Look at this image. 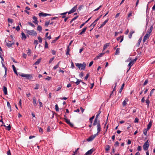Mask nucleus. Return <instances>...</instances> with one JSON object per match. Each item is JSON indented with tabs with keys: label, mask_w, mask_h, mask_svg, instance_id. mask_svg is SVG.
Returning a JSON list of instances; mask_svg holds the SVG:
<instances>
[{
	"label": "nucleus",
	"mask_w": 155,
	"mask_h": 155,
	"mask_svg": "<svg viewBox=\"0 0 155 155\" xmlns=\"http://www.w3.org/2000/svg\"><path fill=\"white\" fill-rule=\"evenodd\" d=\"M101 127L99 123V121L98 122L97 124V133L96 134H94V135H91L87 139V140L88 141H92L98 135V133H99L101 130Z\"/></svg>",
	"instance_id": "f257e3e1"
},
{
	"label": "nucleus",
	"mask_w": 155,
	"mask_h": 155,
	"mask_svg": "<svg viewBox=\"0 0 155 155\" xmlns=\"http://www.w3.org/2000/svg\"><path fill=\"white\" fill-rule=\"evenodd\" d=\"M18 74L19 75L21 76L22 77L25 78V79L31 80L33 78L32 75L31 74H27L24 73H19Z\"/></svg>",
	"instance_id": "f03ea898"
},
{
	"label": "nucleus",
	"mask_w": 155,
	"mask_h": 155,
	"mask_svg": "<svg viewBox=\"0 0 155 155\" xmlns=\"http://www.w3.org/2000/svg\"><path fill=\"white\" fill-rule=\"evenodd\" d=\"M75 65L79 69H81V70H83L85 69L86 66V64L84 63L83 64L81 63H76L75 64Z\"/></svg>",
	"instance_id": "7ed1b4c3"
},
{
	"label": "nucleus",
	"mask_w": 155,
	"mask_h": 155,
	"mask_svg": "<svg viewBox=\"0 0 155 155\" xmlns=\"http://www.w3.org/2000/svg\"><path fill=\"white\" fill-rule=\"evenodd\" d=\"M25 31H26L27 33L31 35L36 36L37 35L36 32L33 30H28L26 29Z\"/></svg>",
	"instance_id": "20e7f679"
},
{
	"label": "nucleus",
	"mask_w": 155,
	"mask_h": 155,
	"mask_svg": "<svg viewBox=\"0 0 155 155\" xmlns=\"http://www.w3.org/2000/svg\"><path fill=\"white\" fill-rule=\"evenodd\" d=\"M137 58H136L135 59L132 60L128 64V66L129 67V68L128 70L127 71V72L130 69V68L132 66L133 64L134 63V62L136 61L137 60Z\"/></svg>",
	"instance_id": "39448f33"
},
{
	"label": "nucleus",
	"mask_w": 155,
	"mask_h": 155,
	"mask_svg": "<svg viewBox=\"0 0 155 155\" xmlns=\"http://www.w3.org/2000/svg\"><path fill=\"white\" fill-rule=\"evenodd\" d=\"M149 146V144L147 140L143 144V147L144 150H148Z\"/></svg>",
	"instance_id": "423d86ee"
},
{
	"label": "nucleus",
	"mask_w": 155,
	"mask_h": 155,
	"mask_svg": "<svg viewBox=\"0 0 155 155\" xmlns=\"http://www.w3.org/2000/svg\"><path fill=\"white\" fill-rule=\"evenodd\" d=\"M95 149L92 148L88 150L84 154V155H91L92 153L94 151Z\"/></svg>",
	"instance_id": "0eeeda50"
},
{
	"label": "nucleus",
	"mask_w": 155,
	"mask_h": 155,
	"mask_svg": "<svg viewBox=\"0 0 155 155\" xmlns=\"http://www.w3.org/2000/svg\"><path fill=\"white\" fill-rule=\"evenodd\" d=\"M150 35V34H149L147 33V34L144 36V37L143 39V43L147 39L149 38Z\"/></svg>",
	"instance_id": "6e6552de"
},
{
	"label": "nucleus",
	"mask_w": 155,
	"mask_h": 155,
	"mask_svg": "<svg viewBox=\"0 0 155 155\" xmlns=\"http://www.w3.org/2000/svg\"><path fill=\"white\" fill-rule=\"evenodd\" d=\"M38 15L39 16H43V17H45L47 16H51V14L44 13L43 12L39 13L38 14Z\"/></svg>",
	"instance_id": "1a4fd4ad"
},
{
	"label": "nucleus",
	"mask_w": 155,
	"mask_h": 155,
	"mask_svg": "<svg viewBox=\"0 0 155 155\" xmlns=\"http://www.w3.org/2000/svg\"><path fill=\"white\" fill-rule=\"evenodd\" d=\"M104 53H101L98 54V55L95 58V60H97L98 59H99L104 54Z\"/></svg>",
	"instance_id": "9d476101"
},
{
	"label": "nucleus",
	"mask_w": 155,
	"mask_h": 155,
	"mask_svg": "<svg viewBox=\"0 0 155 155\" xmlns=\"http://www.w3.org/2000/svg\"><path fill=\"white\" fill-rule=\"evenodd\" d=\"M3 91L4 92V94L5 95L7 94V87L5 86H3Z\"/></svg>",
	"instance_id": "9b49d317"
},
{
	"label": "nucleus",
	"mask_w": 155,
	"mask_h": 155,
	"mask_svg": "<svg viewBox=\"0 0 155 155\" xmlns=\"http://www.w3.org/2000/svg\"><path fill=\"white\" fill-rule=\"evenodd\" d=\"M14 43L10 41H8V42H6V45L8 47H11L13 44H14Z\"/></svg>",
	"instance_id": "f8f14e48"
},
{
	"label": "nucleus",
	"mask_w": 155,
	"mask_h": 155,
	"mask_svg": "<svg viewBox=\"0 0 155 155\" xmlns=\"http://www.w3.org/2000/svg\"><path fill=\"white\" fill-rule=\"evenodd\" d=\"M33 104L34 106H36L37 104L36 101V98L35 97H34L32 98Z\"/></svg>",
	"instance_id": "ddd939ff"
},
{
	"label": "nucleus",
	"mask_w": 155,
	"mask_h": 155,
	"mask_svg": "<svg viewBox=\"0 0 155 155\" xmlns=\"http://www.w3.org/2000/svg\"><path fill=\"white\" fill-rule=\"evenodd\" d=\"M128 101V100L127 98H125V100L123 102L122 104L123 106H125L127 104V102Z\"/></svg>",
	"instance_id": "4468645a"
},
{
	"label": "nucleus",
	"mask_w": 155,
	"mask_h": 155,
	"mask_svg": "<svg viewBox=\"0 0 155 155\" xmlns=\"http://www.w3.org/2000/svg\"><path fill=\"white\" fill-rule=\"evenodd\" d=\"M152 123V120H150L147 127V129L149 130L151 127Z\"/></svg>",
	"instance_id": "2eb2a0df"
},
{
	"label": "nucleus",
	"mask_w": 155,
	"mask_h": 155,
	"mask_svg": "<svg viewBox=\"0 0 155 155\" xmlns=\"http://www.w3.org/2000/svg\"><path fill=\"white\" fill-rule=\"evenodd\" d=\"M87 29V27L84 28L83 29L82 31L79 33V35H81L82 34H84L86 31Z\"/></svg>",
	"instance_id": "dca6fc26"
},
{
	"label": "nucleus",
	"mask_w": 155,
	"mask_h": 155,
	"mask_svg": "<svg viewBox=\"0 0 155 155\" xmlns=\"http://www.w3.org/2000/svg\"><path fill=\"white\" fill-rule=\"evenodd\" d=\"M98 121L100 122L99 120H98L97 118H95L94 121V122L93 124V125L95 126L96 124H97L98 122Z\"/></svg>",
	"instance_id": "f3484780"
},
{
	"label": "nucleus",
	"mask_w": 155,
	"mask_h": 155,
	"mask_svg": "<svg viewBox=\"0 0 155 155\" xmlns=\"http://www.w3.org/2000/svg\"><path fill=\"white\" fill-rule=\"evenodd\" d=\"M77 5L74 6L71 10V11L72 12H74L77 9Z\"/></svg>",
	"instance_id": "a211bd4d"
},
{
	"label": "nucleus",
	"mask_w": 155,
	"mask_h": 155,
	"mask_svg": "<svg viewBox=\"0 0 155 155\" xmlns=\"http://www.w3.org/2000/svg\"><path fill=\"white\" fill-rule=\"evenodd\" d=\"M108 19H107L105 20L101 25V26L99 27V28H102L103 26H104L106 23L108 21Z\"/></svg>",
	"instance_id": "6ab92c4d"
},
{
	"label": "nucleus",
	"mask_w": 155,
	"mask_h": 155,
	"mask_svg": "<svg viewBox=\"0 0 155 155\" xmlns=\"http://www.w3.org/2000/svg\"><path fill=\"white\" fill-rule=\"evenodd\" d=\"M109 45H110L109 43H106L104 45V46L103 47V50H104L105 49H106L109 46Z\"/></svg>",
	"instance_id": "aec40b11"
},
{
	"label": "nucleus",
	"mask_w": 155,
	"mask_h": 155,
	"mask_svg": "<svg viewBox=\"0 0 155 155\" xmlns=\"http://www.w3.org/2000/svg\"><path fill=\"white\" fill-rule=\"evenodd\" d=\"M21 39H25L26 38V36L25 34L23 32H22L21 33Z\"/></svg>",
	"instance_id": "412c9836"
},
{
	"label": "nucleus",
	"mask_w": 155,
	"mask_h": 155,
	"mask_svg": "<svg viewBox=\"0 0 155 155\" xmlns=\"http://www.w3.org/2000/svg\"><path fill=\"white\" fill-rule=\"evenodd\" d=\"M41 58L38 59V60L34 64V65H37L38 64L41 62Z\"/></svg>",
	"instance_id": "4be33fe9"
},
{
	"label": "nucleus",
	"mask_w": 155,
	"mask_h": 155,
	"mask_svg": "<svg viewBox=\"0 0 155 155\" xmlns=\"http://www.w3.org/2000/svg\"><path fill=\"white\" fill-rule=\"evenodd\" d=\"M120 48H119L116 49V51L115 54V55H117L119 54L120 53Z\"/></svg>",
	"instance_id": "5701e85b"
},
{
	"label": "nucleus",
	"mask_w": 155,
	"mask_h": 155,
	"mask_svg": "<svg viewBox=\"0 0 155 155\" xmlns=\"http://www.w3.org/2000/svg\"><path fill=\"white\" fill-rule=\"evenodd\" d=\"M124 83H123L122 84L120 88V89L119 90V93L121 94V92L122 91V90L124 88Z\"/></svg>",
	"instance_id": "b1692460"
},
{
	"label": "nucleus",
	"mask_w": 155,
	"mask_h": 155,
	"mask_svg": "<svg viewBox=\"0 0 155 155\" xmlns=\"http://www.w3.org/2000/svg\"><path fill=\"white\" fill-rule=\"evenodd\" d=\"M12 67L13 69V71L15 73V74H16L17 75H18L17 72V71L16 70V68L15 67L14 65H12Z\"/></svg>",
	"instance_id": "393cba45"
},
{
	"label": "nucleus",
	"mask_w": 155,
	"mask_h": 155,
	"mask_svg": "<svg viewBox=\"0 0 155 155\" xmlns=\"http://www.w3.org/2000/svg\"><path fill=\"white\" fill-rule=\"evenodd\" d=\"M70 51V48L69 47V46H68L67 49L66 53V54L67 55H70V54H69Z\"/></svg>",
	"instance_id": "a878e982"
},
{
	"label": "nucleus",
	"mask_w": 155,
	"mask_h": 155,
	"mask_svg": "<svg viewBox=\"0 0 155 155\" xmlns=\"http://www.w3.org/2000/svg\"><path fill=\"white\" fill-rule=\"evenodd\" d=\"M134 33V31H131L130 32V33H129V38H131V37H132V34Z\"/></svg>",
	"instance_id": "bb28decb"
},
{
	"label": "nucleus",
	"mask_w": 155,
	"mask_h": 155,
	"mask_svg": "<svg viewBox=\"0 0 155 155\" xmlns=\"http://www.w3.org/2000/svg\"><path fill=\"white\" fill-rule=\"evenodd\" d=\"M110 147L109 145H107L106 146L105 150L106 151H107L109 150H110Z\"/></svg>",
	"instance_id": "cd10ccee"
},
{
	"label": "nucleus",
	"mask_w": 155,
	"mask_h": 155,
	"mask_svg": "<svg viewBox=\"0 0 155 155\" xmlns=\"http://www.w3.org/2000/svg\"><path fill=\"white\" fill-rule=\"evenodd\" d=\"M81 82H82V81L81 80H80L77 79V81L75 83L77 85H78Z\"/></svg>",
	"instance_id": "c85d7f7f"
},
{
	"label": "nucleus",
	"mask_w": 155,
	"mask_h": 155,
	"mask_svg": "<svg viewBox=\"0 0 155 155\" xmlns=\"http://www.w3.org/2000/svg\"><path fill=\"white\" fill-rule=\"evenodd\" d=\"M7 106H8V108L10 109V112L11 111V105L10 104V103H9V102L8 101L7 102Z\"/></svg>",
	"instance_id": "c756f323"
},
{
	"label": "nucleus",
	"mask_w": 155,
	"mask_h": 155,
	"mask_svg": "<svg viewBox=\"0 0 155 155\" xmlns=\"http://www.w3.org/2000/svg\"><path fill=\"white\" fill-rule=\"evenodd\" d=\"M37 30L40 31H41L42 30V27L40 25H38L37 28Z\"/></svg>",
	"instance_id": "7c9ffc66"
},
{
	"label": "nucleus",
	"mask_w": 155,
	"mask_h": 155,
	"mask_svg": "<svg viewBox=\"0 0 155 155\" xmlns=\"http://www.w3.org/2000/svg\"><path fill=\"white\" fill-rule=\"evenodd\" d=\"M94 118V116H92L90 118L89 121L91 123V124H92L93 122V120Z\"/></svg>",
	"instance_id": "2f4dec72"
},
{
	"label": "nucleus",
	"mask_w": 155,
	"mask_h": 155,
	"mask_svg": "<svg viewBox=\"0 0 155 155\" xmlns=\"http://www.w3.org/2000/svg\"><path fill=\"white\" fill-rule=\"evenodd\" d=\"M40 86L39 84H36L35 87L34 88L35 89H38Z\"/></svg>",
	"instance_id": "473e14b6"
},
{
	"label": "nucleus",
	"mask_w": 155,
	"mask_h": 155,
	"mask_svg": "<svg viewBox=\"0 0 155 155\" xmlns=\"http://www.w3.org/2000/svg\"><path fill=\"white\" fill-rule=\"evenodd\" d=\"M68 13L67 12H64L60 14L61 15H63L62 18H64L65 17V15Z\"/></svg>",
	"instance_id": "72a5a7b5"
},
{
	"label": "nucleus",
	"mask_w": 155,
	"mask_h": 155,
	"mask_svg": "<svg viewBox=\"0 0 155 155\" xmlns=\"http://www.w3.org/2000/svg\"><path fill=\"white\" fill-rule=\"evenodd\" d=\"M101 111L100 110H99V111H98V114H97V115H96V118H98V117L99 115L101 113Z\"/></svg>",
	"instance_id": "f704fd0d"
},
{
	"label": "nucleus",
	"mask_w": 155,
	"mask_h": 155,
	"mask_svg": "<svg viewBox=\"0 0 155 155\" xmlns=\"http://www.w3.org/2000/svg\"><path fill=\"white\" fill-rule=\"evenodd\" d=\"M8 21L9 23H10L11 24H12L13 22V20L12 19L8 18Z\"/></svg>",
	"instance_id": "c9c22d12"
},
{
	"label": "nucleus",
	"mask_w": 155,
	"mask_h": 155,
	"mask_svg": "<svg viewBox=\"0 0 155 155\" xmlns=\"http://www.w3.org/2000/svg\"><path fill=\"white\" fill-rule=\"evenodd\" d=\"M45 48H48V44L47 41H45Z\"/></svg>",
	"instance_id": "e433bc0d"
},
{
	"label": "nucleus",
	"mask_w": 155,
	"mask_h": 155,
	"mask_svg": "<svg viewBox=\"0 0 155 155\" xmlns=\"http://www.w3.org/2000/svg\"><path fill=\"white\" fill-rule=\"evenodd\" d=\"M34 44L36 45L35 48L36 47L37 45L38 44V41L37 40H35L34 41Z\"/></svg>",
	"instance_id": "4c0bfd02"
},
{
	"label": "nucleus",
	"mask_w": 155,
	"mask_h": 155,
	"mask_svg": "<svg viewBox=\"0 0 155 155\" xmlns=\"http://www.w3.org/2000/svg\"><path fill=\"white\" fill-rule=\"evenodd\" d=\"M64 119L66 122L68 124L70 122L69 120H68L67 118H64Z\"/></svg>",
	"instance_id": "58836bf2"
},
{
	"label": "nucleus",
	"mask_w": 155,
	"mask_h": 155,
	"mask_svg": "<svg viewBox=\"0 0 155 155\" xmlns=\"http://www.w3.org/2000/svg\"><path fill=\"white\" fill-rule=\"evenodd\" d=\"M81 83H82V84H83V87H81H81L82 88H83V87H86V84L84 82H83L82 81V82H81Z\"/></svg>",
	"instance_id": "ea45409f"
},
{
	"label": "nucleus",
	"mask_w": 155,
	"mask_h": 155,
	"mask_svg": "<svg viewBox=\"0 0 155 155\" xmlns=\"http://www.w3.org/2000/svg\"><path fill=\"white\" fill-rule=\"evenodd\" d=\"M49 24H50V21H47L45 22V26L46 27H47L48 26V25Z\"/></svg>",
	"instance_id": "a19ab883"
},
{
	"label": "nucleus",
	"mask_w": 155,
	"mask_h": 155,
	"mask_svg": "<svg viewBox=\"0 0 155 155\" xmlns=\"http://www.w3.org/2000/svg\"><path fill=\"white\" fill-rule=\"evenodd\" d=\"M155 90V89H152L151 91H150V96H151L152 94L153 93L154 91Z\"/></svg>",
	"instance_id": "79ce46f5"
},
{
	"label": "nucleus",
	"mask_w": 155,
	"mask_h": 155,
	"mask_svg": "<svg viewBox=\"0 0 155 155\" xmlns=\"http://www.w3.org/2000/svg\"><path fill=\"white\" fill-rule=\"evenodd\" d=\"M2 51V49L1 48V49H0V57L2 59V61H4V58H3L2 56L1 55V52Z\"/></svg>",
	"instance_id": "37998d69"
},
{
	"label": "nucleus",
	"mask_w": 155,
	"mask_h": 155,
	"mask_svg": "<svg viewBox=\"0 0 155 155\" xmlns=\"http://www.w3.org/2000/svg\"><path fill=\"white\" fill-rule=\"evenodd\" d=\"M38 40H39V42L40 43H41L42 42V38L40 37V36H39L38 37Z\"/></svg>",
	"instance_id": "c03bdc74"
},
{
	"label": "nucleus",
	"mask_w": 155,
	"mask_h": 155,
	"mask_svg": "<svg viewBox=\"0 0 155 155\" xmlns=\"http://www.w3.org/2000/svg\"><path fill=\"white\" fill-rule=\"evenodd\" d=\"M32 18L34 20V21H33V22H35V21H38L37 20V18L35 16H34Z\"/></svg>",
	"instance_id": "a18cd8bd"
},
{
	"label": "nucleus",
	"mask_w": 155,
	"mask_h": 155,
	"mask_svg": "<svg viewBox=\"0 0 155 155\" xmlns=\"http://www.w3.org/2000/svg\"><path fill=\"white\" fill-rule=\"evenodd\" d=\"M146 103L147 104V105L148 106H149V104L150 103V101L149 100V99H147L146 100Z\"/></svg>",
	"instance_id": "49530a36"
},
{
	"label": "nucleus",
	"mask_w": 155,
	"mask_h": 155,
	"mask_svg": "<svg viewBox=\"0 0 155 155\" xmlns=\"http://www.w3.org/2000/svg\"><path fill=\"white\" fill-rule=\"evenodd\" d=\"M147 130H147V129H144L143 130V133L145 135H147Z\"/></svg>",
	"instance_id": "de8ad7c7"
},
{
	"label": "nucleus",
	"mask_w": 155,
	"mask_h": 155,
	"mask_svg": "<svg viewBox=\"0 0 155 155\" xmlns=\"http://www.w3.org/2000/svg\"><path fill=\"white\" fill-rule=\"evenodd\" d=\"M3 61H1L2 63V67H4V68L5 69V71H7V68H6V67L5 66V65L3 64Z\"/></svg>",
	"instance_id": "09e8293b"
},
{
	"label": "nucleus",
	"mask_w": 155,
	"mask_h": 155,
	"mask_svg": "<svg viewBox=\"0 0 155 155\" xmlns=\"http://www.w3.org/2000/svg\"><path fill=\"white\" fill-rule=\"evenodd\" d=\"M28 24L30 25L32 27H35V26L34 25V24H33V23H32L31 22H28Z\"/></svg>",
	"instance_id": "8fccbe9b"
},
{
	"label": "nucleus",
	"mask_w": 155,
	"mask_h": 155,
	"mask_svg": "<svg viewBox=\"0 0 155 155\" xmlns=\"http://www.w3.org/2000/svg\"><path fill=\"white\" fill-rule=\"evenodd\" d=\"M54 57H53L51 58L50 59V60L49 61V63L50 64V63H51L54 60Z\"/></svg>",
	"instance_id": "3c124183"
},
{
	"label": "nucleus",
	"mask_w": 155,
	"mask_h": 155,
	"mask_svg": "<svg viewBox=\"0 0 155 155\" xmlns=\"http://www.w3.org/2000/svg\"><path fill=\"white\" fill-rule=\"evenodd\" d=\"M55 109L56 111H59V108L57 104H56L55 105Z\"/></svg>",
	"instance_id": "603ef678"
},
{
	"label": "nucleus",
	"mask_w": 155,
	"mask_h": 155,
	"mask_svg": "<svg viewBox=\"0 0 155 155\" xmlns=\"http://www.w3.org/2000/svg\"><path fill=\"white\" fill-rule=\"evenodd\" d=\"M116 90V88H115V87H114V88L113 89V91H112V93L110 94V97H111V96L113 95V93H114V91Z\"/></svg>",
	"instance_id": "864d4df0"
},
{
	"label": "nucleus",
	"mask_w": 155,
	"mask_h": 155,
	"mask_svg": "<svg viewBox=\"0 0 155 155\" xmlns=\"http://www.w3.org/2000/svg\"><path fill=\"white\" fill-rule=\"evenodd\" d=\"M27 53L28 55H30L31 53V51L30 49H28Z\"/></svg>",
	"instance_id": "5fc2aeb1"
},
{
	"label": "nucleus",
	"mask_w": 155,
	"mask_h": 155,
	"mask_svg": "<svg viewBox=\"0 0 155 155\" xmlns=\"http://www.w3.org/2000/svg\"><path fill=\"white\" fill-rule=\"evenodd\" d=\"M121 38H120V43L121 42L124 40V35L121 36Z\"/></svg>",
	"instance_id": "6e6d98bb"
},
{
	"label": "nucleus",
	"mask_w": 155,
	"mask_h": 155,
	"mask_svg": "<svg viewBox=\"0 0 155 155\" xmlns=\"http://www.w3.org/2000/svg\"><path fill=\"white\" fill-rule=\"evenodd\" d=\"M119 144V143L118 141H116L115 144H114V146L116 147L118 146Z\"/></svg>",
	"instance_id": "4d7b16f0"
},
{
	"label": "nucleus",
	"mask_w": 155,
	"mask_h": 155,
	"mask_svg": "<svg viewBox=\"0 0 155 155\" xmlns=\"http://www.w3.org/2000/svg\"><path fill=\"white\" fill-rule=\"evenodd\" d=\"M96 23H95L94 22H93L90 25V27L92 26L93 28H94V26L96 25Z\"/></svg>",
	"instance_id": "13d9d810"
},
{
	"label": "nucleus",
	"mask_w": 155,
	"mask_h": 155,
	"mask_svg": "<svg viewBox=\"0 0 155 155\" xmlns=\"http://www.w3.org/2000/svg\"><path fill=\"white\" fill-rule=\"evenodd\" d=\"M89 76V74L88 73L86 74V76L85 77L84 80H87Z\"/></svg>",
	"instance_id": "bf43d9fd"
},
{
	"label": "nucleus",
	"mask_w": 155,
	"mask_h": 155,
	"mask_svg": "<svg viewBox=\"0 0 155 155\" xmlns=\"http://www.w3.org/2000/svg\"><path fill=\"white\" fill-rule=\"evenodd\" d=\"M148 82V80H146L145 81L143 84V85L144 86L146 85L147 84V83Z\"/></svg>",
	"instance_id": "052dcab7"
},
{
	"label": "nucleus",
	"mask_w": 155,
	"mask_h": 155,
	"mask_svg": "<svg viewBox=\"0 0 155 155\" xmlns=\"http://www.w3.org/2000/svg\"><path fill=\"white\" fill-rule=\"evenodd\" d=\"M51 77L47 76V77L45 78V79L46 80H47L48 81H49L51 80Z\"/></svg>",
	"instance_id": "680f3d73"
},
{
	"label": "nucleus",
	"mask_w": 155,
	"mask_h": 155,
	"mask_svg": "<svg viewBox=\"0 0 155 155\" xmlns=\"http://www.w3.org/2000/svg\"><path fill=\"white\" fill-rule=\"evenodd\" d=\"M102 7V5H100L97 8L95 9L94 10V11H96L98 10L101 7Z\"/></svg>",
	"instance_id": "e2e57ef3"
},
{
	"label": "nucleus",
	"mask_w": 155,
	"mask_h": 155,
	"mask_svg": "<svg viewBox=\"0 0 155 155\" xmlns=\"http://www.w3.org/2000/svg\"><path fill=\"white\" fill-rule=\"evenodd\" d=\"M84 75L83 73V72H81V73L79 74V76L81 78H82Z\"/></svg>",
	"instance_id": "0e129e2a"
},
{
	"label": "nucleus",
	"mask_w": 155,
	"mask_h": 155,
	"mask_svg": "<svg viewBox=\"0 0 155 155\" xmlns=\"http://www.w3.org/2000/svg\"><path fill=\"white\" fill-rule=\"evenodd\" d=\"M39 131L40 132L42 133L43 130L42 128L41 127H38Z\"/></svg>",
	"instance_id": "69168bd1"
},
{
	"label": "nucleus",
	"mask_w": 155,
	"mask_h": 155,
	"mask_svg": "<svg viewBox=\"0 0 155 155\" xmlns=\"http://www.w3.org/2000/svg\"><path fill=\"white\" fill-rule=\"evenodd\" d=\"M139 119L137 118H136L134 120V123H137L138 122Z\"/></svg>",
	"instance_id": "338daca9"
},
{
	"label": "nucleus",
	"mask_w": 155,
	"mask_h": 155,
	"mask_svg": "<svg viewBox=\"0 0 155 155\" xmlns=\"http://www.w3.org/2000/svg\"><path fill=\"white\" fill-rule=\"evenodd\" d=\"M137 150L139 151H140L141 150V147L140 146H138V147H137Z\"/></svg>",
	"instance_id": "774afa93"
}]
</instances>
